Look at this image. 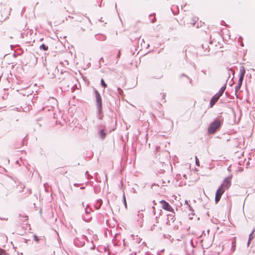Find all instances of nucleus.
Here are the masks:
<instances>
[{
  "instance_id": "f03ea898",
  "label": "nucleus",
  "mask_w": 255,
  "mask_h": 255,
  "mask_svg": "<svg viewBox=\"0 0 255 255\" xmlns=\"http://www.w3.org/2000/svg\"><path fill=\"white\" fill-rule=\"evenodd\" d=\"M87 237L85 235H81L80 237L74 239L73 243L77 247H83L85 244Z\"/></svg>"
},
{
  "instance_id": "72a5a7b5",
  "label": "nucleus",
  "mask_w": 255,
  "mask_h": 255,
  "mask_svg": "<svg viewBox=\"0 0 255 255\" xmlns=\"http://www.w3.org/2000/svg\"><path fill=\"white\" fill-rule=\"evenodd\" d=\"M103 61V58H102V57L100 59V61Z\"/></svg>"
},
{
  "instance_id": "f704fd0d",
  "label": "nucleus",
  "mask_w": 255,
  "mask_h": 255,
  "mask_svg": "<svg viewBox=\"0 0 255 255\" xmlns=\"http://www.w3.org/2000/svg\"><path fill=\"white\" fill-rule=\"evenodd\" d=\"M83 206L84 207V203H82Z\"/></svg>"
},
{
  "instance_id": "2f4dec72",
  "label": "nucleus",
  "mask_w": 255,
  "mask_h": 255,
  "mask_svg": "<svg viewBox=\"0 0 255 255\" xmlns=\"http://www.w3.org/2000/svg\"><path fill=\"white\" fill-rule=\"evenodd\" d=\"M174 8V6L173 5L172 7L171 8V10L173 11Z\"/></svg>"
},
{
  "instance_id": "c756f323",
  "label": "nucleus",
  "mask_w": 255,
  "mask_h": 255,
  "mask_svg": "<svg viewBox=\"0 0 255 255\" xmlns=\"http://www.w3.org/2000/svg\"><path fill=\"white\" fill-rule=\"evenodd\" d=\"M250 242H249V240H248V243H247V246H248V247H249V245H250Z\"/></svg>"
},
{
  "instance_id": "20e7f679",
  "label": "nucleus",
  "mask_w": 255,
  "mask_h": 255,
  "mask_svg": "<svg viewBox=\"0 0 255 255\" xmlns=\"http://www.w3.org/2000/svg\"><path fill=\"white\" fill-rule=\"evenodd\" d=\"M232 177V176L226 177L220 186L225 190L228 189L231 185Z\"/></svg>"
},
{
  "instance_id": "1a4fd4ad",
  "label": "nucleus",
  "mask_w": 255,
  "mask_h": 255,
  "mask_svg": "<svg viewBox=\"0 0 255 255\" xmlns=\"http://www.w3.org/2000/svg\"><path fill=\"white\" fill-rule=\"evenodd\" d=\"M98 134L102 139H105L106 136V133L104 128L100 129Z\"/></svg>"
},
{
  "instance_id": "4c0bfd02",
  "label": "nucleus",
  "mask_w": 255,
  "mask_h": 255,
  "mask_svg": "<svg viewBox=\"0 0 255 255\" xmlns=\"http://www.w3.org/2000/svg\"><path fill=\"white\" fill-rule=\"evenodd\" d=\"M84 220L85 221H87V219H86L84 218Z\"/></svg>"
},
{
  "instance_id": "cd10ccee",
  "label": "nucleus",
  "mask_w": 255,
  "mask_h": 255,
  "mask_svg": "<svg viewBox=\"0 0 255 255\" xmlns=\"http://www.w3.org/2000/svg\"><path fill=\"white\" fill-rule=\"evenodd\" d=\"M85 174L86 176H88V178H89V175L88 174V171H86Z\"/></svg>"
},
{
  "instance_id": "9d476101",
  "label": "nucleus",
  "mask_w": 255,
  "mask_h": 255,
  "mask_svg": "<svg viewBox=\"0 0 255 255\" xmlns=\"http://www.w3.org/2000/svg\"><path fill=\"white\" fill-rule=\"evenodd\" d=\"M226 88V85H224L223 86L219 91V92L216 93V94L219 96L220 97H221L222 95L223 94L224 92H225Z\"/></svg>"
},
{
  "instance_id": "f3484780",
  "label": "nucleus",
  "mask_w": 255,
  "mask_h": 255,
  "mask_svg": "<svg viewBox=\"0 0 255 255\" xmlns=\"http://www.w3.org/2000/svg\"><path fill=\"white\" fill-rule=\"evenodd\" d=\"M222 196L216 194L215 201L216 203H217L220 200Z\"/></svg>"
},
{
  "instance_id": "e433bc0d",
  "label": "nucleus",
  "mask_w": 255,
  "mask_h": 255,
  "mask_svg": "<svg viewBox=\"0 0 255 255\" xmlns=\"http://www.w3.org/2000/svg\"><path fill=\"white\" fill-rule=\"evenodd\" d=\"M190 83H191V79H190Z\"/></svg>"
},
{
  "instance_id": "7c9ffc66",
  "label": "nucleus",
  "mask_w": 255,
  "mask_h": 255,
  "mask_svg": "<svg viewBox=\"0 0 255 255\" xmlns=\"http://www.w3.org/2000/svg\"><path fill=\"white\" fill-rule=\"evenodd\" d=\"M74 185L76 187H77L78 186V184H74Z\"/></svg>"
},
{
  "instance_id": "aec40b11",
  "label": "nucleus",
  "mask_w": 255,
  "mask_h": 255,
  "mask_svg": "<svg viewBox=\"0 0 255 255\" xmlns=\"http://www.w3.org/2000/svg\"><path fill=\"white\" fill-rule=\"evenodd\" d=\"M85 213L87 214L90 213V212L91 211V209H89L88 206H87V207H86V208L85 209Z\"/></svg>"
},
{
  "instance_id": "b1692460",
  "label": "nucleus",
  "mask_w": 255,
  "mask_h": 255,
  "mask_svg": "<svg viewBox=\"0 0 255 255\" xmlns=\"http://www.w3.org/2000/svg\"><path fill=\"white\" fill-rule=\"evenodd\" d=\"M196 159V164L197 166H199V161L198 159L197 158V156L195 157Z\"/></svg>"
},
{
  "instance_id": "393cba45",
  "label": "nucleus",
  "mask_w": 255,
  "mask_h": 255,
  "mask_svg": "<svg viewBox=\"0 0 255 255\" xmlns=\"http://www.w3.org/2000/svg\"><path fill=\"white\" fill-rule=\"evenodd\" d=\"M120 56H121V52H120V51H119L118 53V54H117V58H120Z\"/></svg>"
},
{
  "instance_id": "dca6fc26",
  "label": "nucleus",
  "mask_w": 255,
  "mask_h": 255,
  "mask_svg": "<svg viewBox=\"0 0 255 255\" xmlns=\"http://www.w3.org/2000/svg\"><path fill=\"white\" fill-rule=\"evenodd\" d=\"M40 49H42L43 50H47L48 49V47L47 46H46V45H45L44 44H42V45H41L40 46Z\"/></svg>"
},
{
  "instance_id": "423d86ee",
  "label": "nucleus",
  "mask_w": 255,
  "mask_h": 255,
  "mask_svg": "<svg viewBox=\"0 0 255 255\" xmlns=\"http://www.w3.org/2000/svg\"><path fill=\"white\" fill-rule=\"evenodd\" d=\"M160 204L162 205V208L166 211H169V212H173V209L172 208V207L169 205V204L166 202L164 200H161L160 201Z\"/></svg>"
},
{
  "instance_id": "ddd939ff",
  "label": "nucleus",
  "mask_w": 255,
  "mask_h": 255,
  "mask_svg": "<svg viewBox=\"0 0 255 255\" xmlns=\"http://www.w3.org/2000/svg\"><path fill=\"white\" fill-rule=\"evenodd\" d=\"M102 200L101 199H98L97 201V203L95 204V208L97 210H99L102 205Z\"/></svg>"
},
{
  "instance_id": "6e6552de",
  "label": "nucleus",
  "mask_w": 255,
  "mask_h": 255,
  "mask_svg": "<svg viewBox=\"0 0 255 255\" xmlns=\"http://www.w3.org/2000/svg\"><path fill=\"white\" fill-rule=\"evenodd\" d=\"M246 73V70L244 66H241L240 69V77L239 79L244 80V76Z\"/></svg>"
},
{
  "instance_id": "58836bf2",
  "label": "nucleus",
  "mask_w": 255,
  "mask_h": 255,
  "mask_svg": "<svg viewBox=\"0 0 255 255\" xmlns=\"http://www.w3.org/2000/svg\"><path fill=\"white\" fill-rule=\"evenodd\" d=\"M74 232H76V230L75 229H74Z\"/></svg>"
},
{
  "instance_id": "a211bd4d",
  "label": "nucleus",
  "mask_w": 255,
  "mask_h": 255,
  "mask_svg": "<svg viewBox=\"0 0 255 255\" xmlns=\"http://www.w3.org/2000/svg\"><path fill=\"white\" fill-rule=\"evenodd\" d=\"M255 232V229H254L253 230V231L252 232V233L249 235V242H251L252 241V240L254 238V236H253V234Z\"/></svg>"
},
{
  "instance_id": "a878e982",
  "label": "nucleus",
  "mask_w": 255,
  "mask_h": 255,
  "mask_svg": "<svg viewBox=\"0 0 255 255\" xmlns=\"http://www.w3.org/2000/svg\"><path fill=\"white\" fill-rule=\"evenodd\" d=\"M34 240L35 241L38 242V237L36 235H34Z\"/></svg>"
},
{
  "instance_id": "412c9836",
  "label": "nucleus",
  "mask_w": 255,
  "mask_h": 255,
  "mask_svg": "<svg viewBox=\"0 0 255 255\" xmlns=\"http://www.w3.org/2000/svg\"><path fill=\"white\" fill-rule=\"evenodd\" d=\"M0 255H6L4 250L0 249Z\"/></svg>"
},
{
  "instance_id": "c9c22d12",
  "label": "nucleus",
  "mask_w": 255,
  "mask_h": 255,
  "mask_svg": "<svg viewBox=\"0 0 255 255\" xmlns=\"http://www.w3.org/2000/svg\"><path fill=\"white\" fill-rule=\"evenodd\" d=\"M25 218H26V220L27 219V216H25Z\"/></svg>"
},
{
  "instance_id": "4be33fe9",
  "label": "nucleus",
  "mask_w": 255,
  "mask_h": 255,
  "mask_svg": "<svg viewBox=\"0 0 255 255\" xmlns=\"http://www.w3.org/2000/svg\"><path fill=\"white\" fill-rule=\"evenodd\" d=\"M117 90H118V93L122 95L123 93V91L119 87L117 89Z\"/></svg>"
},
{
  "instance_id": "f8f14e48",
  "label": "nucleus",
  "mask_w": 255,
  "mask_h": 255,
  "mask_svg": "<svg viewBox=\"0 0 255 255\" xmlns=\"http://www.w3.org/2000/svg\"><path fill=\"white\" fill-rule=\"evenodd\" d=\"M95 37L96 39L100 41H104L106 39V36L104 35L96 34Z\"/></svg>"
},
{
  "instance_id": "39448f33",
  "label": "nucleus",
  "mask_w": 255,
  "mask_h": 255,
  "mask_svg": "<svg viewBox=\"0 0 255 255\" xmlns=\"http://www.w3.org/2000/svg\"><path fill=\"white\" fill-rule=\"evenodd\" d=\"M95 92L98 112L99 113H100L102 108V99L100 93L97 90H95Z\"/></svg>"
},
{
  "instance_id": "6ab92c4d",
  "label": "nucleus",
  "mask_w": 255,
  "mask_h": 255,
  "mask_svg": "<svg viewBox=\"0 0 255 255\" xmlns=\"http://www.w3.org/2000/svg\"><path fill=\"white\" fill-rule=\"evenodd\" d=\"M101 84L102 86L103 87H104V88H105L107 87V84L105 83L104 80L103 79H102L101 80Z\"/></svg>"
},
{
  "instance_id": "bb28decb",
  "label": "nucleus",
  "mask_w": 255,
  "mask_h": 255,
  "mask_svg": "<svg viewBox=\"0 0 255 255\" xmlns=\"http://www.w3.org/2000/svg\"><path fill=\"white\" fill-rule=\"evenodd\" d=\"M243 170V168L242 167H239V168H238L239 171H242Z\"/></svg>"
},
{
  "instance_id": "5701e85b",
  "label": "nucleus",
  "mask_w": 255,
  "mask_h": 255,
  "mask_svg": "<svg viewBox=\"0 0 255 255\" xmlns=\"http://www.w3.org/2000/svg\"><path fill=\"white\" fill-rule=\"evenodd\" d=\"M123 201H124V204H125V206L127 208V205L126 197H125V195H124V197H123Z\"/></svg>"
},
{
  "instance_id": "2eb2a0df",
  "label": "nucleus",
  "mask_w": 255,
  "mask_h": 255,
  "mask_svg": "<svg viewBox=\"0 0 255 255\" xmlns=\"http://www.w3.org/2000/svg\"><path fill=\"white\" fill-rule=\"evenodd\" d=\"M225 191V190H224L223 188L219 186L216 191V194L222 196V194L224 193Z\"/></svg>"
},
{
  "instance_id": "f257e3e1",
  "label": "nucleus",
  "mask_w": 255,
  "mask_h": 255,
  "mask_svg": "<svg viewBox=\"0 0 255 255\" xmlns=\"http://www.w3.org/2000/svg\"><path fill=\"white\" fill-rule=\"evenodd\" d=\"M223 123V120L216 119L212 122L208 127V132L210 134L214 133Z\"/></svg>"
},
{
  "instance_id": "7ed1b4c3",
  "label": "nucleus",
  "mask_w": 255,
  "mask_h": 255,
  "mask_svg": "<svg viewBox=\"0 0 255 255\" xmlns=\"http://www.w3.org/2000/svg\"><path fill=\"white\" fill-rule=\"evenodd\" d=\"M70 77L65 78L60 82L63 89L65 90H68L70 87L73 86V84L70 82Z\"/></svg>"
},
{
  "instance_id": "c85d7f7f",
  "label": "nucleus",
  "mask_w": 255,
  "mask_h": 255,
  "mask_svg": "<svg viewBox=\"0 0 255 255\" xmlns=\"http://www.w3.org/2000/svg\"><path fill=\"white\" fill-rule=\"evenodd\" d=\"M232 250L234 251L235 250V245H233Z\"/></svg>"
},
{
  "instance_id": "0eeeda50",
  "label": "nucleus",
  "mask_w": 255,
  "mask_h": 255,
  "mask_svg": "<svg viewBox=\"0 0 255 255\" xmlns=\"http://www.w3.org/2000/svg\"><path fill=\"white\" fill-rule=\"evenodd\" d=\"M220 97L216 94L211 98L210 101V107L212 108L215 104L216 102L219 99Z\"/></svg>"
},
{
  "instance_id": "9b49d317",
  "label": "nucleus",
  "mask_w": 255,
  "mask_h": 255,
  "mask_svg": "<svg viewBox=\"0 0 255 255\" xmlns=\"http://www.w3.org/2000/svg\"><path fill=\"white\" fill-rule=\"evenodd\" d=\"M243 81V80H241V79H239L238 83L237 85H236L235 86V88L236 93H237L240 89L242 85Z\"/></svg>"
},
{
  "instance_id": "473e14b6",
  "label": "nucleus",
  "mask_w": 255,
  "mask_h": 255,
  "mask_svg": "<svg viewBox=\"0 0 255 255\" xmlns=\"http://www.w3.org/2000/svg\"><path fill=\"white\" fill-rule=\"evenodd\" d=\"M196 19H197V18H195L194 19V21L195 22H196Z\"/></svg>"
},
{
  "instance_id": "4468645a",
  "label": "nucleus",
  "mask_w": 255,
  "mask_h": 255,
  "mask_svg": "<svg viewBox=\"0 0 255 255\" xmlns=\"http://www.w3.org/2000/svg\"><path fill=\"white\" fill-rule=\"evenodd\" d=\"M225 191V190H224L223 188L219 186L216 191V194L222 196V194L224 193Z\"/></svg>"
}]
</instances>
